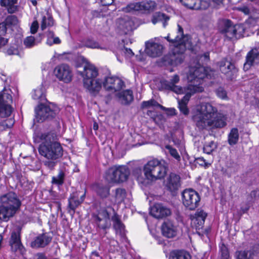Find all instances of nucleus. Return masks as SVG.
Listing matches in <instances>:
<instances>
[{
    "mask_svg": "<svg viewBox=\"0 0 259 259\" xmlns=\"http://www.w3.org/2000/svg\"><path fill=\"white\" fill-rule=\"evenodd\" d=\"M10 245L13 251L18 252L21 254L25 252V249L20 240V233L19 232H13L11 234Z\"/></svg>",
    "mask_w": 259,
    "mask_h": 259,
    "instance_id": "412c9836",
    "label": "nucleus"
},
{
    "mask_svg": "<svg viewBox=\"0 0 259 259\" xmlns=\"http://www.w3.org/2000/svg\"><path fill=\"white\" fill-rule=\"evenodd\" d=\"M165 149L167 150V152L177 162L181 161V156L178 153L177 150L173 148L170 145H166Z\"/></svg>",
    "mask_w": 259,
    "mask_h": 259,
    "instance_id": "79ce46f5",
    "label": "nucleus"
},
{
    "mask_svg": "<svg viewBox=\"0 0 259 259\" xmlns=\"http://www.w3.org/2000/svg\"><path fill=\"white\" fill-rule=\"evenodd\" d=\"M239 10L244 13L245 15H248L250 13L249 9L247 7H243L239 8Z\"/></svg>",
    "mask_w": 259,
    "mask_h": 259,
    "instance_id": "052dcab7",
    "label": "nucleus"
},
{
    "mask_svg": "<svg viewBox=\"0 0 259 259\" xmlns=\"http://www.w3.org/2000/svg\"><path fill=\"white\" fill-rule=\"evenodd\" d=\"M52 240V238L46 234L39 235L31 243V246L34 248L44 247Z\"/></svg>",
    "mask_w": 259,
    "mask_h": 259,
    "instance_id": "cd10ccee",
    "label": "nucleus"
},
{
    "mask_svg": "<svg viewBox=\"0 0 259 259\" xmlns=\"http://www.w3.org/2000/svg\"><path fill=\"white\" fill-rule=\"evenodd\" d=\"M64 173L60 171L57 176L52 178V183L58 185H61L64 183Z\"/></svg>",
    "mask_w": 259,
    "mask_h": 259,
    "instance_id": "49530a36",
    "label": "nucleus"
},
{
    "mask_svg": "<svg viewBox=\"0 0 259 259\" xmlns=\"http://www.w3.org/2000/svg\"><path fill=\"white\" fill-rule=\"evenodd\" d=\"M24 43L26 47H32L35 45V38L32 36H28L25 39Z\"/></svg>",
    "mask_w": 259,
    "mask_h": 259,
    "instance_id": "8fccbe9b",
    "label": "nucleus"
},
{
    "mask_svg": "<svg viewBox=\"0 0 259 259\" xmlns=\"http://www.w3.org/2000/svg\"><path fill=\"white\" fill-rule=\"evenodd\" d=\"M143 172L144 176L142 170L136 168L134 171V175L139 183L146 185L163 178L167 172V167L158 159H153L144 165Z\"/></svg>",
    "mask_w": 259,
    "mask_h": 259,
    "instance_id": "7ed1b4c3",
    "label": "nucleus"
},
{
    "mask_svg": "<svg viewBox=\"0 0 259 259\" xmlns=\"http://www.w3.org/2000/svg\"><path fill=\"white\" fill-rule=\"evenodd\" d=\"M95 221L99 227L103 229L109 228L111 225L109 214L106 210H102L95 215Z\"/></svg>",
    "mask_w": 259,
    "mask_h": 259,
    "instance_id": "5701e85b",
    "label": "nucleus"
},
{
    "mask_svg": "<svg viewBox=\"0 0 259 259\" xmlns=\"http://www.w3.org/2000/svg\"><path fill=\"white\" fill-rule=\"evenodd\" d=\"M125 53L129 55L130 56H132L134 55V53H133L132 51L130 49L126 48L125 49Z\"/></svg>",
    "mask_w": 259,
    "mask_h": 259,
    "instance_id": "338daca9",
    "label": "nucleus"
},
{
    "mask_svg": "<svg viewBox=\"0 0 259 259\" xmlns=\"http://www.w3.org/2000/svg\"><path fill=\"white\" fill-rule=\"evenodd\" d=\"M0 79L4 82H6L7 80V77L6 75L2 73H0Z\"/></svg>",
    "mask_w": 259,
    "mask_h": 259,
    "instance_id": "69168bd1",
    "label": "nucleus"
},
{
    "mask_svg": "<svg viewBox=\"0 0 259 259\" xmlns=\"http://www.w3.org/2000/svg\"><path fill=\"white\" fill-rule=\"evenodd\" d=\"M159 107L162 109H165V107L160 105L158 102L153 99L147 101H144L142 102L141 107L143 108H149L150 107Z\"/></svg>",
    "mask_w": 259,
    "mask_h": 259,
    "instance_id": "a18cd8bd",
    "label": "nucleus"
},
{
    "mask_svg": "<svg viewBox=\"0 0 259 259\" xmlns=\"http://www.w3.org/2000/svg\"><path fill=\"white\" fill-rule=\"evenodd\" d=\"M117 96L119 101L124 105L130 104L134 99L133 92L130 90L122 91L117 94Z\"/></svg>",
    "mask_w": 259,
    "mask_h": 259,
    "instance_id": "c756f323",
    "label": "nucleus"
},
{
    "mask_svg": "<svg viewBox=\"0 0 259 259\" xmlns=\"http://www.w3.org/2000/svg\"><path fill=\"white\" fill-rule=\"evenodd\" d=\"M54 74L60 81L66 83L70 82L73 77L71 68L66 64L57 65L54 69Z\"/></svg>",
    "mask_w": 259,
    "mask_h": 259,
    "instance_id": "f8f14e48",
    "label": "nucleus"
},
{
    "mask_svg": "<svg viewBox=\"0 0 259 259\" xmlns=\"http://www.w3.org/2000/svg\"><path fill=\"white\" fill-rule=\"evenodd\" d=\"M156 7V4L154 1H148L131 3L125 7L124 11L126 12L135 11H140L143 13H150L153 11Z\"/></svg>",
    "mask_w": 259,
    "mask_h": 259,
    "instance_id": "9b49d317",
    "label": "nucleus"
},
{
    "mask_svg": "<svg viewBox=\"0 0 259 259\" xmlns=\"http://www.w3.org/2000/svg\"><path fill=\"white\" fill-rule=\"evenodd\" d=\"M167 111V114L169 115H173L176 114V110L174 108L164 109Z\"/></svg>",
    "mask_w": 259,
    "mask_h": 259,
    "instance_id": "680f3d73",
    "label": "nucleus"
},
{
    "mask_svg": "<svg viewBox=\"0 0 259 259\" xmlns=\"http://www.w3.org/2000/svg\"><path fill=\"white\" fill-rule=\"evenodd\" d=\"M93 129L97 131L98 129V125L97 122H95L93 124Z\"/></svg>",
    "mask_w": 259,
    "mask_h": 259,
    "instance_id": "774afa93",
    "label": "nucleus"
},
{
    "mask_svg": "<svg viewBox=\"0 0 259 259\" xmlns=\"http://www.w3.org/2000/svg\"><path fill=\"white\" fill-rule=\"evenodd\" d=\"M18 23L17 18L12 15L8 16L5 22L0 23V48L8 42V39L3 37L6 33L7 26H15Z\"/></svg>",
    "mask_w": 259,
    "mask_h": 259,
    "instance_id": "2eb2a0df",
    "label": "nucleus"
},
{
    "mask_svg": "<svg viewBox=\"0 0 259 259\" xmlns=\"http://www.w3.org/2000/svg\"><path fill=\"white\" fill-rule=\"evenodd\" d=\"M126 192L124 189H117L115 191V201L117 203H120L123 201L125 197Z\"/></svg>",
    "mask_w": 259,
    "mask_h": 259,
    "instance_id": "c03bdc74",
    "label": "nucleus"
},
{
    "mask_svg": "<svg viewBox=\"0 0 259 259\" xmlns=\"http://www.w3.org/2000/svg\"><path fill=\"white\" fill-rule=\"evenodd\" d=\"M1 123L4 125L5 130H6L7 128H11L13 125L14 121L13 119L10 118L5 120Z\"/></svg>",
    "mask_w": 259,
    "mask_h": 259,
    "instance_id": "864d4df0",
    "label": "nucleus"
},
{
    "mask_svg": "<svg viewBox=\"0 0 259 259\" xmlns=\"http://www.w3.org/2000/svg\"><path fill=\"white\" fill-rule=\"evenodd\" d=\"M239 140L238 130L237 128H232L228 135V142L230 145L237 143Z\"/></svg>",
    "mask_w": 259,
    "mask_h": 259,
    "instance_id": "58836bf2",
    "label": "nucleus"
},
{
    "mask_svg": "<svg viewBox=\"0 0 259 259\" xmlns=\"http://www.w3.org/2000/svg\"><path fill=\"white\" fill-rule=\"evenodd\" d=\"M197 4H198L200 6L199 9H206L209 7V3L205 1H201L200 0V2H197Z\"/></svg>",
    "mask_w": 259,
    "mask_h": 259,
    "instance_id": "4d7b16f0",
    "label": "nucleus"
},
{
    "mask_svg": "<svg viewBox=\"0 0 259 259\" xmlns=\"http://www.w3.org/2000/svg\"><path fill=\"white\" fill-rule=\"evenodd\" d=\"M182 195L183 204L187 208L194 210L198 206L200 197L196 191L192 189H185Z\"/></svg>",
    "mask_w": 259,
    "mask_h": 259,
    "instance_id": "9d476101",
    "label": "nucleus"
},
{
    "mask_svg": "<svg viewBox=\"0 0 259 259\" xmlns=\"http://www.w3.org/2000/svg\"><path fill=\"white\" fill-rule=\"evenodd\" d=\"M84 197L85 194H83L81 196H80V199H79L78 193H73L72 194H71L68 199L69 208L73 211H74L76 207H78L84 200Z\"/></svg>",
    "mask_w": 259,
    "mask_h": 259,
    "instance_id": "7c9ffc66",
    "label": "nucleus"
},
{
    "mask_svg": "<svg viewBox=\"0 0 259 259\" xmlns=\"http://www.w3.org/2000/svg\"><path fill=\"white\" fill-rule=\"evenodd\" d=\"M12 102V96L4 93L0 94V117L9 116L12 112V108L10 104Z\"/></svg>",
    "mask_w": 259,
    "mask_h": 259,
    "instance_id": "4468645a",
    "label": "nucleus"
},
{
    "mask_svg": "<svg viewBox=\"0 0 259 259\" xmlns=\"http://www.w3.org/2000/svg\"><path fill=\"white\" fill-rule=\"evenodd\" d=\"M162 232L164 236L167 238H172L177 235V228L169 221L164 222L162 227Z\"/></svg>",
    "mask_w": 259,
    "mask_h": 259,
    "instance_id": "c85d7f7f",
    "label": "nucleus"
},
{
    "mask_svg": "<svg viewBox=\"0 0 259 259\" xmlns=\"http://www.w3.org/2000/svg\"><path fill=\"white\" fill-rule=\"evenodd\" d=\"M217 96L222 99H227V95L226 91L222 88L220 87L215 91Z\"/></svg>",
    "mask_w": 259,
    "mask_h": 259,
    "instance_id": "3c124183",
    "label": "nucleus"
},
{
    "mask_svg": "<svg viewBox=\"0 0 259 259\" xmlns=\"http://www.w3.org/2000/svg\"><path fill=\"white\" fill-rule=\"evenodd\" d=\"M150 213L155 218H162L171 214L170 209L160 203L155 204L150 209Z\"/></svg>",
    "mask_w": 259,
    "mask_h": 259,
    "instance_id": "4be33fe9",
    "label": "nucleus"
},
{
    "mask_svg": "<svg viewBox=\"0 0 259 259\" xmlns=\"http://www.w3.org/2000/svg\"><path fill=\"white\" fill-rule=\"evenodd\" d=\"M258 62L259 51L257 49H252L246 55L243 69L245 71H247Z\"/></svg>",
    "mask_w": 259,
    "mask_h": 259,
    "instance_id": "6ab92c4d",
    "label": "nucleus"
},
{
    "mask_svg": "<svg viewBox=\"0 0 259 259\" xmlns=\"http://www.w3.org/2000/svg\"><path fill=\"white\" fill-rule=\"evenodd\" d=\"M17 52L18 51L16 49L11 47L7 50V53L9 55H15L17 54Z\"/></svg>",
    "mask_w": 259,
    "mask_h": 259,
    "instance_id": "bf43d9fd",
    "label": "nucleus"
},
{
    "mask_svg": "<svg viewBox=\"0 0 259 259\" xmlns=\"http://www.w3.org/2000/svg\"><path fill=\"white\" fill-rule=\"evenodd\" d=\"M42 137L45 141L40 145L38 151L41 155L51 160L45 161V164L52 169L56 163V160L63 155L62 148L59 143L51 141L50 135H42Z\"/></svg>",
    "mask_w": 259,
    "mask_h": 259,
    "instance_id": "39448f33",
    "label": "nucleus"
},
{
    "mask_svg": "<svg viewBox=\"0 0 259 259\" xmlns=\"http://www.w3.org/2000/svg\"><path fill=\"white\" fill-rule=\"evenodd\" d=\"M102 84V79L97 78L91 80H86L83 86L91 94L96 95L100 91Z\"/></svg>",
    "mask_w": 259,
    "mask_h": 259,
    "instance_id": "393cba45",
    "label": "nucleus"
},
{
    "mask_svg": "<svg viewBox=\"0 0 259 259\" xmlns=\"http://www.w3.org/2000/svg\"><path fill=\"white\" fill-rule=\"evenodd\" d=\"M206 72V70L203 67L191 68L190 69L187 77L190 83L186 86V90L184 93L185 96L182 99L178 100L179 108L185 115H188L189 113L187 104L191 97L195 94L202 93L204 91L202 86L203 80L209 75Z\"/></svg>",
    "mask_w": 259,
    "mask_h": 259,
    "instance_id": "f03ea898",
    "label": "nucleus"
},
{
    "mask_svg": "<svg viewBox=\"0 0 259 259\" xmlns=\"http://www.w3.org/2000/svg\"><path fill=\"white\" fill-rule=\"evenodd\" d=\"M259 251V244H255L249 250H239L235 252L236 259H253L254 256Z\"/></svg>",
    "mask_w": 259,
    "mask_h": 259,
    "instance_id": "a878e982",
    "label": "nucleus"
},
{
    "mask_svg": "<svg viewBox=\"0 0 259 259\" xmlns=\"http://www.w3.org/2000/svg\"><path fill=\"white\" fill-rule=\"evenodd\" d=\"M207 213L201 209H198L194 214L191 215V224L196 230L201 228L207 217Z\"/></svg>",
    "mask_w": 259,
    "mask_h": 259,
    "instance_id": "aec40b11",
    "label": "nucleus"
},
{
    "mask_svg": "<svg viewBox=\"0 0 259 259\" xmlns=\"http://www.w3.org/2000/svg\"><path fill=\"white\" fill-rule=\"evenodd\" d=\"M220 250L221 252V257L220 259H231L228 249L225 245L223 244L220 247Z\"/></svg>",
    "mask_w": 259,
    "mask_h": 259,
    "instance_id": "de8ad7c7",
    "label": "nucleus"
},
{
    "mask_svg": "<svg viewBox=\"0 0 259 259\" xmlns=\"http://www.w3.org/2000/svg\"><path fill=\"white\" fill-rule=\"evenodd\" d=\"M119 28L125 33H127L128 32L132 31L133 29V22L128 18L119 20Z\"/></svg>",
    "mask_w": 259,
    "mask_h": 259,
    "instance_id": "72a5a7b5",
    "label": "nucleus"
},
{
    "mask_svg": "<svg viewBox=\"0 0 259 259\" xmlns=\"http://www.w3.org/2000/svg\"><path fill=\"white\" fill-rule=\"evenodd\" d=\"M47 37H48L47 40L50 39V40H52V39L55 37L54 32L52 31H49L47 33Z\"/></svg>",
    "mask_w": 259,
    "mask_h": 259,
    "instance_id": "e2e57ef3",
    "label": "nucleus"
},
{
    "mask_svg": "<svg viewBox=\"0 0 259 259\" xmlns=\"http://www.w3.org/2000/svg\"><path fill=\"white\" fill-rule=\"evenodd\" d=\"M180 81V76L177 74H175L170 77L169 80H166L163 82V85L165 88L170 90L177 94H183L186 90V87L183 88L177 84Z\"/></svg>",
    "mask_w": 259,
    "mask_h": 259,
    "instance_id": "f3484780",
    "label": "nucleus"
},
{
    "mask_svg": "<svg viewBox=\"0 0 259 259\" xmlns=\"http://www.w3.org/2000/svg\"><path fill=\"white\" fill-rule=\"evenodd\" d=\"M157 38L151 39L145 42V52L152 57L160 56L163 52V47L156 41Z\"/></svg>",
    "mask_w": 259,
    "mask_h": 259,
    "instance_id": "dca6fc26",
    "label": "nucleus"
},
{
    "mask_svg": "<svg viewBox=\"0 0 259 259\" xmlns=\"http://www.w3.org/2000/svg\"><path fill=\"white\" fill-rule=\"evenodd\" d=\"M17 0H1L0 5L6 8L10 13H13L16 11L17 7L16 5Z\"/></svg>",
    "mask_w": 259,
    "mask_h": 259,
    "instance_id": "c9c22d12",
    "label": "nucleus"
},
{
    "mask_svg": "<svg viewBox=\"0 0 259 259\" xmlns=\"http://www.w3.org/2000/svg\"><path fill=\"white\" fill-rule=\"evenodd\" d=\"M196 161L198 164L206 167H208L211 164L210 162L206 161V160L202 157L197 158Z\"/></svg>",
    "mask_w": 259,
    "mask_h": 259,
    "instance_id": "603ef678",
    "label": "nucleus"
},
{
    "mask_svg": "<svg viewBox=\"0 0 259 259\" xmlns=\"http://www.w3.org/2000/svg\"><path fill=\"white\" fill-rule=\"evenodd\" d=\"M38 28V23L36 20L34 21L30 26V32L32 34H34L37 32Z\"/></svg>",
    "mask_w": 259,
    "mask_h": 259,
    "instance_id": "5fc2aeb1",
    "label": "nucleus"
},
{
    "mask_svg": "<svg viewBox=\"0 0 259 259\" xmlns=\"http://www.w3.org/2000/svg\"><path fill=\"white\" fill-rule=\"evenodd\" d=\"M80 74L83 77V83H85L86 80H91L97 78L98 75L97 69L92 64H87L83 67V71Z\"/></svg>",
    "mask_w": 259,
    "mask_h": 259,
    "instance_id": "b1692460",
    "label": "nucleus"
},
{
    "mask_svg": "<svg viewBox=\"0 0 259 259\" xmlns=\"http://www.w3.org/2000/svg\"><path fill=\"white\" fill-rule=\"evenodd\" d=\"M193 119L197 126L201 129L207 127L222 128L226 124L225 116L218 112L217 108L208 102H202L196 106Z\"/></svg>",
    "mask_w": 259,
    "mask_h": 259,
    "instance_id": "f257e3e1",
    "label": "nucleus"
},
{
    "mask_svg": "<svg viewBox=\"0 0 259 259\" xmlns=\"http://www.w3.org/2000/svg\"><path fill=\"white\" fill-rule=\"evenodd\" d=\"M223 0H212V2L213 3L214 7L220 6L222 4Z\"/></svg>",
    "mask_w": 259,
    "mask_h": 259,
    "instance_id": "0e129e2a",
    "label": "nucleus"
},
{
    "mask_svg": "<svg viewBox=\"0 0 259 259\" xmlns=\"http://www.w3.org/2000/svg\"><path fill=\"white\" fill-rule=\"evenodd\" d=\"M217 148V145L213 141H210L206 143L203 147V151L204 153L210 154H211L216 148Z\"/></svg>",
    "mask_w": 259,
    "mask_h": 259,
    "instance_id": "37998d69",
    "label": "nucleus"
},
{
    "mask_svg": "<svg viewBox=\"0 0 259 259\" xmlns=\"http://www.w3.org/2000/svg\"><path fill=\"white\" fill-rule=\"evenodd\" d=\"M209 53L207 52V53H205L204 54H203L200 57V61L202 63L203 62L206 63L209 60Z\"/></svg>",
    "mask_w": 259,
    "mask_h": 259,
    "instance_id": "13d9d810",
    "label": "nucleus"
},
{
    "mask_svg": "<svg viewBox=\"0 0 259 259\" xmlns=\"http://www.w3.org/2000/svg\"><path fill=\"white\" fill-rule=\"evenodd\" d=\"M113 211L114 215L112 217L111 220L113 222V228L117 234L122 236L124 234V226L120 221L119 216L114 212V210Z\"/></svg>",
    "mask_w": 259,
    "mask_h": 259,
    "instance_id": "2f4dec72",
    "label": "nucleus"
},
{
    "mask_svg": "<svg viewBox=\"0 0 259 259\" xmlns=\"http://www.w3.org/2000/svg\"><path fill=\"white\" fill-rule=\"evenodd\" d=\"M181 3L186 7L190 9L199 10L200 6L197 4V2H200V0H180Z\"/></svg>",
    "mask_w": 259,
    "mask_h": 259,
    "instance_id": "a19ab883",
    "label": "nucleus"
},
{
    "mask_svg": "<svg viewBox=\"0 0 259 259\" xmlns=\"http://www.w3.org/2000/svg\"><path fill=\"white\" fill-rule=\"evenodd\" d=\"M59 112V108L53 103L40 104L35 109L34 120L37 122H42L47 119L54 118Z\"/></svg>",
    "mask_w": 259,
    "mask_h": 259,
    "instance_id": "0eeeda50",
    "label": "nucleus"
},
{
    "mask_svg": "<svg viewBox=\"0 0 259 259\" xmlns=\"http://www.w3.org/2000/svg\"><path fill=\"white\" fill-rule=\"evenodd\" d=\"M169 20V17L167 16L163 13L157 12L153 15L151 21L154 25L158 22H162L163 23V27H165L167 25V22Z\"/></svg>",
    "mask_w": 259,
    "mask_h": 259,
    "instance_id": "f704fd0d",
    "label": "nucleus"
},
{
    "mask_svg": "<svg viewBox=\"0 0 259 259\" xmlns=\"http://www.w3.org/2000/svg\"><path fill=\"white\" fill-rule=\"evenodd\" d=\"M221 71L226 75L229 79H232L234 78L237 72V69L234 65L230 61L226 59L222 60L219 63Z\"/></svg>",
    "mask_w": 259,
    "mask_h": 259,
    "instance_id": "a211bd4d",
    "label": "nucleus"
},
{
    "mask_svg": "<svg viewBox=\"0 0 259 259\" xmlns=\"http://www.w3.org/2000/svg\"><path fill=\"white\" fill-rule=\"evenodd\" d=\"M0 221L8 222L20 209L21 201L14 192L8 193L0 197Z\"/></svg>",
    "mask_w": 259,
    "mask_h": 259,
    "instance_id": "423d86ee",
    "label": "nucleus"
},
{
    "mask_svg": "<svg viewBox=\"0 0 259 259\" xmlns=\"http://www.w3.org/2000/svg\"><path fill=\"white\" fill-rule=\"evenodd\" d=\"M178 35L174 38H171L167 35L165 38L170 42V47L172 55L170 56L171 63L177 65L181 63L183 60L182 54L188 49H191L192 45L188 35H184L182 27L178 25Z\"/></svg>",
    "mask_w": 259,
    "mask_h": 259,
    "instance_id": "20e7f679",
    "label": "nucleus"
},
{
    "mask_svg": "<svg viewBox=\"0 0 259 259\" xmlns=\"http://www.w3.org/2000/svg\"><path fill=\"white\" fill-rule=\"evenodd\" d=\"M32 97L34 100L44 99L45 97V89L42 85L35 89L32 94Z\"/></svg>",
    "mask_w": 259,
    "mask_h": 259,
    "instance_id": "ea45409f",
    "label": "nucleus"
},
{
    "mask_svg": "<svg viewBox=\"0 0 259 259\" xmlns=\"http://www.w3.org/2000/svg\"><path fill=\"white\" fill-rule=\"evenodd\" d=\"M129 170L125 166H115L109 168L106 172L105 179L110 183H119L126 180Z\"/></svg>",
    "mask_w": 259,
    "mask_h": 259,
    "instance_id": "6e6552de",
    "label": "nucleus"
},
{
    "mask_svg": "<svg viewBox=\"0 0 259 259\" xmlns=\"http://www.w3.org/2000/svg\"><path fill=\"white\" fill-rule=\"evenodd\" d=\"M84 46L88 48H91V49H102V48L100 47V46L99 44L93 40L91 39H88L87 40L85 43Z\"/></svg>",
    "mask_w": 259,
    "mask_h": 259,
    "instance_id": "09e8293b",
    "label": "nucleus"
},
{
    "mask_svg": "<svg viewBox=\"0 0 259 259\" xmlns=\"http://www.w3.org/2000/svg\"><path fill=\"white\" fill-rule=\"evenodd\" d=\"M245 27L243 24L233 25L231 21L226 20L224 22V28L221 32L229 39L239 38L244 32Z\"/></svg>",
    "mask_w": 259,
    "mask_h": 259,
    "instance_id": "1a4fd4ad",
    "label": "nucleus"
},
{
    "mask_svg": "<svg viewBox=\"0 0 259 259\" xmlns=\"http://www.w3.org/2000/svg\"><path fill=\"white\" fill-rule=\"evenodd\" d=\"M104 88L111 93H115L121 90L123 85V81L116 76H106L102 81Z\"/></svg>",
    "mask_w": 259,
    "mask_h": 259,
    "instance_id": "ddd939ff",
    "label": "nucleus"
},
{
    "mask_svg": "<svg viewBox=\"0 0 259 259\" xmlns=\"http://www.w3.org/2000/svg\"><path fill=\"white\" fill-rule=\"evenodd\" d=\"M180 177L175 174H170L164 181V185L171 192L177 190L180 186Z\"/></svg>",
    "mask_w": 259,
    "mask_h": 259,
    "instance_id": "bb28decb",
    "label": "nucleus"
},
{
    "mask_svg": "<svg viewBox=\"0 0 259 259\" xmlns=\"http://www.w3.org/2000/svg\"><path fill=\"white\" fill-rule=\"evenodd\" d=\"M190 254L184 250L173 251L170 253L169 259H191Z\"/></svg>",
    "mask_w": 259,
    "mask_h": 259,
    "instance_id": "e433bc0d",
    "label": "nucleus"
},
{
    "mask_svg": "<svg viewBox=\"0 0 259 259\" xmlns=\"http://www.w3.org/2000/svg\"><path fill=\"white\" fill-rule=\"evenodd\" d=\"M93 189L102 198H106L109 195V187L103 184H96L94 185Z\"/></svg>",
    "mask_w": 259,
    "mask_h": 259,
    "instance_id": "473e14b6",
    "label": "nucleus"
},
{
    "mask_svg": "<svg viewBox=\"0 0 259 259\" xmlns=\"http://www.w3.org/2000/svg\"><path fill=\"white\" fill-rule=\"evenodd\" d=\"M53 25V19L49 14L47 13L42 16L40 22V27L42 30H44L47 27L52 26Z\"/></svg>",
    "mask_w": 259,
    "mask_h": 259,
    "instance_id": "4c0bfd02",
    "label": "nucleus"
},
{
    "mask_svg": "<svg viewBox=\"0 0 259 259\" xmlns=\"http://www.w3.org/2000/svg\"><path fill=\"white\" fill-rule=\"evenodd\" d=\"M61 43V40L58 37H55L52 40H47V44L49 46H52L53 44H59Z\"/></svg>",
    "mask_w": 259,
    "mask_h": 259,
    "instance_id": "6e6d98bb",
    "label": "nucleus"
}]
</instances>
